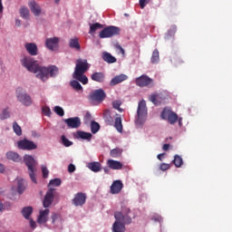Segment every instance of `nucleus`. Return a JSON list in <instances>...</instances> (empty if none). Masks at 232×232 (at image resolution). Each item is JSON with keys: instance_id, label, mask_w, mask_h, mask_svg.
<instances>
[{"instance_id": "58", "label": "nucleus", "mask_w": 232, "mask_h": 232, "mask_svg": "<svg viewBox=\"0 0 232 232\" xmlns=\"http://www.w3.org/2000/svg\"><path fill=\"white\" fill-rule=\"evenodd\" d=\"M3 10H4L3 0H0V14H3Z\"/></svg>"}, {"instance_id": "47", "label": "nucleus", "mask_w": 232, "mask_h": 232, "mask_svg": "<svg viewBox=\"0 0 232 232\" xmlns=\"http://www.w3.org/2000/svg\"><path fill=\"white\" fill-rule=\"evenodd\" d=\"M51 218H52V224L55 226V223L57 222V220L61 218V216L58 213H53Z\"/></svg>"}, {"instance_id": "29", "label": "nucleus", "mask_w": 232, "mask_h": 232, "mask_svg": "<svg viewBox=\"0 0 232 232\" xmlns=\"http://www.w3.org/2000/svg\"><path fill=\"white\" fill-rule=\"evenodd\" d=\"M70 85L72 86V89H74L75 92H78V93H82L83 92L82 85H81L79 80L74 79L71 81Z\"/></svg>"}, {"instance_id": "5", "label": "nucleus", "mask_w": 232, "mask_h": 232, "mask_svg": "<svg viewBox=\"0 0 232 232\" xmlns=\"http://www.w3.org/2000/svg\"><path fill=\"white\" fill-rule=\"evenodd\" d=\"M24 162L27 166L28 173L32 182L37 184V179L35 178V171H37V160L32 157V155H24Z\"/></svg>"}, {"instance_id": "60", "label": "nucleus", "mask_w": 232, "mask_h": 232, "mask_svg": "<svg viewBox=\"0 0 232 232\" xmlns=\"http://www.w3.org/2000/svg\"><path fill=\"white\" fill-rule=\"evenodd\" d=\"M162 157H164V153L159 154L158 155L159 160H162Z\"/></svg>"}, {"instance_id": "32", "label": "nucleus", "mask_w": 232, "mask_h": 232, "mask_svg": "<svg viewBox=\"0 0 232 232\" xmlns=\"http://www.w3.org/2000/svg\"><path fill=\"white\" fill-rule=\"evenodd\" d=\"M25 189H26V182L24 181V179H18L17 192L19 193V195H23Z\"/></svg>"}, {"instance_id": "25", "label": "nucleus", "mask_w": 232, "mask_h": 232, "mask_svg": "<svg viewBox=\"0 0 232 232\" xmlns=\"http://www.w3.org/2000/svg\"><path fill=\"white\" fill-rule=\"evenodd\" d=\"M113 126L119 133H122V118L121 117L120 114H116Z\"/></svg>"}, {"instance_id": "37", "label": "nucleus", "mask_w": 232, "mask_h": 232, "mask_svg": "<svg viewBox=\"0 0 232 232\" xmlns=\"http://www.w3.org/2000/svg\"><path fill=\"white\" fill-rule=\"evenodd\" d=\"M62 181L61 179H53L49 181L48 188H59L61 186Z\"/></svg>"}, {"instance_id": "43", "label": "nucleus", "mask_w": 232, "mask_h": 232, "mask_svg": "<svg viewBox=\"0 0 232 232\" xmlns=\"http://www.w3.org/2000/svg\"><path fill=\"white\" fill-rule=\"evenodd\" d=\"M177 33V25H172L170 29L166 34V39H169V37H173Z\"/></svg>"}, {"instance_id": "19", "label": "nucleus", "mask_w": 232, "mask_h": 232, "mask_svg": "<svg viewBox=\"0 0 232 232\" xmlns=\"http://www.w3.org/2000/svg\"><path fill=\"white\" fill-rule=\"evenodd\" d=\"M124 81H128V75L120 74L112 78L110 82V86H117V84H121V82H124Z\"/></svg>"}, {"instance_id": "23", "label": "nucleus", "mask_w": 232, "mask_h": 232, "mask_svg": "<svg viewBox=\"0 0 232 232\" xmlns=\"http://www.w3.org/2000/svg\"><path fill=\"white\" fill-rule=\"evenodd\" d=\"M92 137L93 135L90 132H85L82 130H78L76 132V139H82V140H87L88 142L92 140Z\"/></svg>"}, {"instance_id": "63", "label": "nucleus", "mask_w": 232, "mask_h": 232, "mask_svg": "<svg viewBox=\"0 0 232 232\" xmlns=\"http://www.w3.org/2000/svg\"><path fill=\"white\" fill-rule=\"evenodd\" d=\"M3 208H4L3 202L0 201V211H3Z\"/></svg>"}, {"instance_id": "24", "label": "nucleus", "mask_w": 232, "mask_h": 232, "mask_svg": "<svg viewBox=\"0 0 232 232\" xmlns=\"http://www.w3.org/2000/svg\"><path fill=\"white\" fill-rule=\"evenodd\" d=\"M6 159L13 160V162H21V160H23L19 153L14 151H8L6 153Z\"/></svg>"}, {"instance_id": "40", "label": "nucleus", "mask_w": 232, "mask_h": 232, "mask_svg": "<svg viewBox=\"0 0 232 232\" xmlns=\"http://www.w3.org/2000/svg\"><path fill=\"white\" fill-rule=\"evenodd\" d=\"M110 155L113 159H118V157H121V155H122V150L118 149V148L113 149V150H111Z\"/></svg>"}, {"instance_id": "54", "label": "nucleus", "mask_w": 232, "mask_h": 232, "mask_svg": "<svg viewBox=\"0 0 232 232\" xmlns=\"http://www.w3.org/2000/svg\"><path fill=\"white\" fill-rule=\"evenodd\" d=\"M30 227H32V229H35V227H37V223H35V221H34V219H30Z\"/></svg>"}, {"instance_id": "27", "label": "nucleus", "mask_w": 232, "mask_h": 232, "mask_svg": "<svg viewBox=\"0 0 232 232\" xmlns=\"http://www.w3.org/2000/svg\"><path fill=\"white\" fill-rule=\"evenodd\" d=\"M88 168L89 169H91V171H93L94 173H99V171L102 169L101 162L99 161L90 162L88 164Z\"/></svg>"}, {"instance_id": "36", "label": "nucleus", "mask_w": 232, "mask_h": 232, "mask_svg": "<svg viewBox=\"0 0 232 232\" xmlns=\"http://www.w3.org/2000/svg\"><path fill=\"white\" fill-rule=\"evenodd\" d=\"M173 164L176 166V168H181L182 164H184V160H182V157L179 155H175L173 160Z\"/></svg>"}, {"instance_id": "21", "label": "nucleus", "mask_w": 232, "mask_h": 232, "mask_svg": "<svg viewBox=\"0 0 232 232\" xmlns=\"http://www.w3.org/2000/svg\"><path fill=\"white\" fill-rule=\"evenodd\" d=\"M91 79L95 82H104L106 75L102 72H96L91 75Z\"/></svg>"}, {"instance_id": "49", "label": "nucleus", "mask_w": 232, "mask_h": 232, "mask_svg": "<svg viewBox=\"0 0 232 232\" xmlns=\"http://www.w3.org/2000/svg\"><path fill=\"white\" fill-rule=\"evenodd\" d=\"M150 102H153V104H159V101L157 100V94H151L150 96Z\"/></svg>"}, {"instance_id": "52", "label": "nucleus", "mask_w": 232, "mask_h": 232, "mask_svg": "<svg viewBox=\"0 0 232 232\" xmlns=\"http://www.w3.org/2000/svg\"><path fill=\"white\" fill-rule=\"evenodd\" d=\"M85 123L88 124L90 121H92V114L90 112H87L84 117Z\"/></svg>"}, {"instance_id": "51", "label": "nucleus", "mask_w": 232, "mask_h": 232, "mask_svg": "<svg viewBox=\"0 0 232 232\" xmlns=\"http://www.w3.org/2000/svg\"><path fill=\"white\" fill-rule=\"evenodd\" d=\"M148 3H150V0H140V8H145Z\"/></svg>"}, {"instance_id": "6", "label": "nucleus", "mask_w": 232, "mask_h": 232, "mask_svg": "<svg viewBox=\"0 0 232 232\" xmlns=\"http://www.w3.org/2000/svg\"><path fill=\"white\" fill-rule=\"evenodd\" d=\"M121 34V29L117 26H108L102 30L99 34L100 39H108L113 37L114 35H119Z\"/></svg>"}, {"instance_id": "41", "label": "nucleus", "mask_w": 232, "mask_h": 232, "mask_svg": "<svg viewBox=\"0 0 232 232\" xmlns=\"http://www.w3.org/2000/svg\"><path fill=\"white\" fill-rule=\"evenodd\" d=\"M6 119H10V111L8 108L4 109L0 113V121H5Z\"/></svg>"}, {"instance_id": "11", "label": "nucleus", "mask_w": 232, "mask_h": 232, "mask_svg": "<svg viewBox=\"0 0 232 232\" xmlns=\"http://www.w3.org/2000/svg\"><path fill=\"white\" fill-rule=\"evenodd\" d=\"M90 97L92 101L101 104L106 99V92L102 89H97L90 94Z\"/></svg>"}, {"instance_id": "53", "label": "nucleus", "mask_w": 232, "mask_h": 232, "mask_svg": "<svg viewBox=\"0 0 232 232\" xmlns=\"http://www.w3.org/2000/svg\"><path fill=\"white\" fill-rule=\"evenodd\" d=\"M68 171H69V173H73V171H75V165H73V164H70L69 166H68Z\"/></svg>"}, {"instance_id": "26", "label": "nucleus", "mask_w": 232, "mask_h": 232, "mask_svg": "<svg viewBox=\"0 0 232 232\" xmlns=\"http://www.w3.org/2000/svg\"><path fill=\"white\" fill-rule=\"evenodd\" d=\"M102 59L103 61H105V63H108L109 64H113V63H117V58H115V56L111 55V53L107 52H103Z\"/></svg>"}, {"instance_id": "28", "label": "nucleus", "mask_w": 232, "mask_h": 232, "mask_svg": "<svg viewBox=\"0 0 232 232\" xmlns=\"http://www.w3.org/2000/svg\"><path fill=\"white\" fill-rule=\"evenodd\" d=\"M69 46L70 48L76 50V52H81V44H79V38L77 37L70 39Z\"/></svg>"}, {"instance_id": "61", "label": "nucleus", "mask_w": 232, "mask_h": 232, "mask_svg": "<svg viewBox=\"0 0 232 232\" xmlns=\"http://www.w3.org/2000/svg\"><path fill=\"white\" fill-rule=\"evenodd\" d=\"M103 170L105 173H110V169L108 168H104Z\"/></svg>"}, {"instance_id": "59", "label": "nucleus", "mask_w": 232, "mask_h": 232, "mask_svg": "<svg viewBox=\"0 0 232 232\" xmlns=\"http://www.w3.org/2000/svg\"><path fill=\"white\" fill-rule=\"evenodd\" d=\"M5 171V165L0 163V173H3Z\"/></svg>"}, {"instance_id": "10", "label": "nucleus", "mask_w": 232, "mask_h": 232, "mask_svg": "<svg viewBox=\"0 0 232 232\" xmlns=\"http://www.w3.org/2000/svg\"><path fill=\"white\" fill-rule=\"evenodd\" d=\"M161 119H164V121H169V124H175V122L179 121V115L170 110L164 109L161 112Z\"/></svg>"}, {"instance_id": "18", "label": "nucleus", "mask_w": 232, "mask_h": 232, "mask_svg": "<svg viewBox=\"0 0 232 232\" xmlns=\"http://www.w3.org/2000/svg\"><path fill=\"white\" fill-rule=\"evenodd\" d=\"M122 188H124V184H122V181L121 180L113 181L111 186V195H118L120 191H122Z\"/></svg>"}, {"instance_id": "45", "label": "nucleus", "mask_w": 232, "mask_h": 232, "mask_svg": "<svg viewBox=\"0 0 232 232\" xmlns=\"http://www.w3.org/2000/svg\"><path fill=\"white\" fill-rule=\"evenodd\" d=\"M54 113L59 115L60 117H64V110L61 106H55L54 109Z\"/></svg>"}, {"instance_id": "57", "label": "nucleus", "mask_w": 232, "mask_h": 232, "mask_svg": "<svg viewBox=\"0 0 232 232\" xmlns=\"http://www.w3.org/2000/svg\"><path fill=\"white\" fill-rule=\"evenodd\" d=\"M154 220H156V222H161L162 218L160 216H157V217H154Z\"/></svg>"}, {"instance_id": "30", "label": "nucleus", "mask_w": 232, "mask_h": 232, "mask_svg": "<svg viewBox=\"0 0 232 232\" xmlns=\"http://www.w3.org/2000/svg\"><path fill=\"white\" fill-rule=\"evenodd\" d=\"M103 119L109 126H113V117H111V112L110 110H105L103 113Z\"/></svg>"}, {"instance_id": "48", "label": "nucleus", "mask_w": 232, "mask_h": 232, "mask_svg": "<svg viewBox=\"0 0 232 232\" xmlns=\"http://www.w3.org/2000/svg\"><path fill=\"white\" fill-rule=\"evenodd\" d=\"M42 111L43 113H44V115H46L47 117H50V115H52V110H50V107H43Z\"/></svg>"}, {"instance_id": "38", "label": "nucleus", "mask_w": 232, "mask_h": 232, "mask_svg": "<svg viewBox=\"0 0 232 232\" xmlns=\"http://www.w3.org/2000/svg\"><path fill=\"white\" fill-rule=\"evenodd\" d=\"M61 142L65 148H70V146H73V142L70 141V140H68L67 137L64 135H62Z\"/></svg>"}, {"instance_id": "13", "label": "nucleus", "mask_w": 232, "mask_h": 232, "mask_svg": "<svg viewBox=\"0 0 232 232\" xmlns=\"http://www.w3.org/2000/svg\"><path fill=\"white\" fill-rule=\"evenodd\" d=\"M45 46L46 48H48V50H51L52 52H55V49L59 47V38L58 37L47 38L45 40Z\"/></svg>"}, {"instance_id": "34", "label": "nucleus", "mask_w": 232, "mask_h": 232, "mask_svg": "<svg viewBox=\"0 0 232 232\" xmlns=\"http://www.w3.org/2000/svg\"><path fill=\"white\" fill-rule=\"evenodd\" d=\"M159 61H160V56L159 54V50L156 49L152 52L150 63H152V64H157Z\"/></svg>"}, {"instance_id": "17", "label": "nucleus", "mask_w": 232, "mask_h": 232, "mask_svg": "<svg viewBox=\"0 0 232 232\" xmlns=\"http://www.w3.org/2000/svg\"><path fill=\"white\" fill-rule=\"evenodd\" d=\"M49 215H50V208L41 209L37 218V223L46 224V222H48Z\"/></svg>"}, {"instance_id": "33", "label": "nucleus", "mask_w": 232, "mask_h": 232, "mask_svg": "<svg viewBox=\"0 0 232 232\" xmlns=\"http://www.w3.org/2000/svg\"><path fill=\"white\" fill-rule=\"evenodd\" d=\"M102 29V24L99 23L90 24V35H93L97 30Z\"/></svg>"}, {"instance_id": "9", "label": "nucleus", "mask_w": 232, "mask_h": 232, "mask_svg": "<svg viewBox=\"0 0 232 232\" xmlns=\"http://www.w3.org/2000/svg\"><path fill=\"white\" fill-rule=\"evenodd\" d=\"M136 85L140 88H146L148 86H153V79L150 78L146 74H142L141 76L136 78Z\"/></svg>"}, {"instance_id": "50", "label": "nucleus", "mask_w": 232, "mask_h": 232, "mask_svg": "<svg viewBox=\"0 0 232 232\" xmlns=\"http://www.w3.org/2000/svg\"><path fill=\"white\" fill-rule=\"evenodd\" d=\"M169 168H170L169 164H167V163H162L160 165L161 171H167V169H169Z\"/></svg>"}, {"instance_id": "15", "label": "nucleus", "mask_w": 232, "mask_h": 232, "mask_svg": "<svg viewBox=\"0 0 232 232\" xmlns=\"http://www.w3.org/2000/svg\"><path fill=\"white\" fill-rule=\"evenodd\" d=\"M72 204L74 206H84V204H86V194L84 193H77L74 197V198L72 199Z\"/></svg>"}, {"instance_id": "42", "label": "nucleus", "mask_w": 232, "mask_h": 232, "mask_svg": "<svg viewBox=\"0 0 232 232\" xmlns=\"http://www.w3.org/2000/svg\"><path fill=\"white\" fill-rule=\"evenodd\" d=\"M99 130H101V125L96 121H92L91 122L92 133L95 134V133H97V131H99Z\"/></svg>"}, {"instance_id": "56", "label": "nucleus", "mask_w": 232, "mask_h": 232, "mask_svg": "<svg viewBox=\"0 0 232 232\" xmlns=\"http://www.w3.org/2000/svg\"><path fill=\"white\" fill-rule=\"evenodd\" d=\"M162 150H163V151H168V150H169V144H168V143L164 144L162 147Z\"/></svg>"}, {"instance_id": "14", "label": "nucleus", "mask_w": 232, "mask_h": 232, "mask_svg": "<svg viewBox=\"0 0 232 232\" xmlns=\"http://www.w3.org/2000/svg\"><path fill=\"white\" fill-rule=\"evenodd\" d=\"M65 124H67L68 128H72L77 130V128L81 127V118L73 117L68 118L64 120Z\"/></svg>"}, {"instance_id": "55", "label": "nucleus", "mask_w": 232, "mask_h": 232, "mask_svg": "<svg viewBox=\"0 0 232 232\" xmlns=\"http://www.w3.org/2000/svg\"><path fill=\"white\" fill-rule=\"evenodd\" d=\"M23 24V22L19 19H15V26L19 27Z\"/></svg>"}, {"instance_id": "62", "label": "nucleus", "mask_w": 232, "mask_h": 232, "mask_svg": "<svg viewBox=\"0 0 232 232\" xmlns=\"http://www.w3.org/2000/svg\"><path fill=\"white\" fill-rule=\"evenodd\" d=\"M119 50L120 52H121L122 53H124V49L121 46H119Z\"/></svg>"}, {"instance_id": "16", "label": "nucleus", "mask_w": 232, "mask_h": 232, "mask_svg": "<svg viewBox=\"0 0 232 232\" xmlns=\"http://www.w3.org/2000/svg\"><path fill=\"white\" fill-rule=\"evenodd\" d=\"M24 48L29 55L35 56L39 53V49L37 48V44L35 43H26L24 44Z\"/></svg>"}, {"instance_id": "7", "label": "nucleus", "mask_w": 232, "mask_h": 232, "mask_svg": "<svg viewBox=\"0 0 232 232\" xmlns=\"http://www.w3.org/2000/svg\"><path fill=\"white\" fill-rule=\"evenodd\" d=\"M17 147L19 150H24L25 151H32L34 150H37V144L30 140H21L17 142Z\"/></svg>"}, {"instance_id": "3", "label": "nucleus", "mask_w": 232, "mask_h": 232, "mask_svg": "<svg viewBox=\"0 0 232 232\" xmlns=\"http://www.w3.org/2000/svg\"><path fill=\"white\" fill-rule=\"evenodd\" d=\"M91 66L92 64L88 63V60L86 59L76 60L72 79H76V81H79L82 84H88V76L84 73L90 70Z\"/></svg>"}, {"instance_id": "1", "label": "nucleus", "mask_w": 232, "mask_h": 232, "mask_svg": "<svg viewBox=\"0 0 232 232\" xmlns=\"http://www.w3.org/2000/svg\"><path fill=\"white\" fill-rule=\"evenodd\" d=\"M20 63L27 72L35 73L37 79L43 82H46L48 79H55L59 75V67L55 65L41 66L32 56H23Z\"/></svg>"}, {"instance_id": "22", "label": "nucleus", "mask_w": 232, "mask_h": 232, "mask_svg": "<svg viewBox=\"0 0 232 232\" xmlns=\"http://www.w3.org/2000/svg\"><path fill=\"white\" fill-rule=\"evenodd\" d=\"M107 166L111 169L119 170V169H122L123 165L121 161H118V160H107Z\"/></svg>"}, {"instance_id": "31", "label": "nucleus", "mask_w": 232, "mask_h": 232, "mask_svg": "<svg viewBox=\"0 0 232 232\" xmlns=\"http://www.w3.org/2000/svg\"><path fill=\"white\" fill-rule=\"evenodd\" d=\"M19 14L22 19H25V20L30 19V9H28V7L22 6L19 10Z\"/></svg>"}, {"instance_id": "4", "label": "nucleus", "mask_w": 232, "mask_h": 232, "mask_svg": "<svg viewBox=\"0 0 232 232\" xmlns=\"http://www.w3.org/2000/svg\"><path fill=\"white\" fill-rule=\"evenodd\" d=\"M148 119V107H146V101L142 100L138 103L137 115L135 118V124L139 128L144 126Z\"/></svg>"}, {"instance_id": "8", "label": "nucleus", "mask_w": 232, "mask_h": 232, "mask_svg": "<svg viewBox=\"0 0 232 232\" xmlns=\"http://www.w3.org/2000/svg\"><path fill=\"white\" fill-rule=\"evenodd\" d=\"M57 195V192L55 191V188H50L43 200V206L44 208H50L52 204H53V198H55V196Z\"/></svg>"}, {"instance_id": "64", "label": "nucleus", "mask_w": 232, "mask_h": 232, "mask_svg": "<svg viewBox=\"0 0 232 232\" xmlns=\"http://www.w3.org/2000/svg\"><path fill=\"white\" fill-rule=\"evenodd\" d=\"M60 1H61V0H54V3H55L56 5H59Z\"/></svg>"}, {"instance_id": "39", "label": "nucleus", "mask_w": 232, "mask_h": 232, "mask_svg": "<svg viewBox=\"0 0 232 232\" xmlns=\"http://www.w3.org/2000/svg\"><path fill=\"white\" fill-rule=\"evenodd\" d=\"M13 130L18 137H21V135H23V130L21 129V126H19V124H17V121H14L13 123Z\"/></svg>"}, {"instance_id": "44", "label": "nucleus", "mask_w": 232, "mask_h": 232, "mask_svg": "<svg viewBox=\"0 0 232 232\" xmlns=\"http://www.w3.org/2000/svg\"><path fill=\"white\" fill-rule=\"evenodd\" d=\"M122 104V102H121V100H116L112 102V108H114V110H118V111H120L121 113L122 109L121 108V105Z\"/></svg>"}, {"instance_id": "35", "label": "nucleus", "mask_w": 232, "mask_h": 232, "mask_svg": "<svg viewBox=\"0 0 232 232\" xmlns=\"http://www.w3.org/2000/svg\"><path fill=\"white\" fill-rule=\"evenodd\" d=\"M32 213H34V208L32 207H25L22 209V215L26 219L30 218V215H32Z\"/></svg>"}, {"instance_id": "2", "label": "nucleus", "mask_w": 232, "mask_h": 232, "mask_svg": "<svg viewBox=\"0 0 232 232\" xmlns=\"http://www.w3.org/2000/svg\"><path fill=\"white\" fill-rule=\"evenodd\" d=\"M131 210L130 208H125L122 211H117L114 213L115 222L112 225V232H125L126 225L131 224V217L130 214Z\"/></svg>"}, {"instance_id": "46", "label": "nucleus", "mask_w": 232, "mask_h": 232, "mask_svg": "<svg viewBox=\"0 0 232 232\" xmlns=\"http://www.w3.org/2000/svg\"><path fill=\"white\" fill-rule=\"evenodd\" d=\"M42 173H43L44 179H48V175L50 171L48 170V168H46V166H42Z\"/></svg>"}, {"instance_id": "12", "label": "nucleus", "mask_w": 232, "mask_h": 232, "mask_svg": "<svg viewBox=\"0 0 232 232\" xmlns=\"http://www.w3.org/2000/svg\"><path fill=\"white\" fill-rule=\"evenodd\" d=\"M18 102H21L24 106H32V97L26 92H19L16 95Z\"/></svg>"}, {"instance_id": "20", "label": "nucleus", "mask_w": 232, "mask_h": 232, "mask_svg": "<svg viewBox=\"0 0 232 232\" xmlns=\"http://www.w3.org/2000/svg\"><path fill=\"white\" fill-rule=\"evenodd\" d=\"M28 6L31 10V12L34 14V15H36L38 17V15H41V6L39 5H37V3L34 0H32L29 4Z\"/></svg>"}]
</instances>
